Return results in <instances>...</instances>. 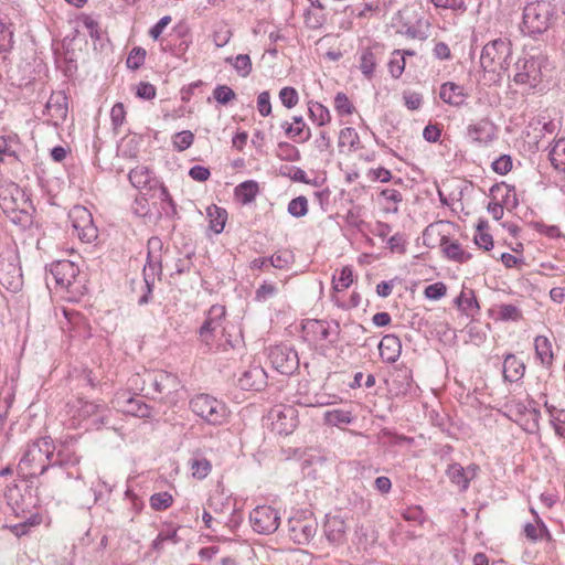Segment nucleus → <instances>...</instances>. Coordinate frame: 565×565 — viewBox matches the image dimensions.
<instances>
[{
  "label": "nucleus",
  "mask_w": 565,
  "mask_h": 565,
  "mask_svg": "<svg viewBox=\"0 0 565 565\" xmlns=\"http://www.w3.org/2000/svg\"><path fill=\"white\" fill-rule=\"evenodd\" d=\"M56 449L51 437L45 436L26 445L18 463V473L24 479L43 475L54 458Z\"/></svg>",
  "instance_id": "obj_1"
},
{
  "label": "nucleus",
  "mask_w": 565,
  "mask_h": 565,
  "mask_svg": "<svg viewBox=\"0 0 565 565\" xmlns=\"http://www.w3.org/2000/svg\"><path fill=\"white\" fill-rule=\"evenodd\" d=\"M130 387L139 391L143 396L157 399L159 396L177 392L180 381L177 375L162 370H145L129 379Z\"/></svg>",
  "instance_id": "obj_2"
},
{
  "label": "nucleus",
  "mask_w": 565,
  "mask_h": 565,
  "mask_svg": "<svg viewBox=\"0 0 565 565\" xmlns=\"http://www.w3.org/2000/svg\"><path fill=\"white\" fill-rule=\"evenodd\" d=\"M553 15L554 8L548 1L530 2L523 9L521 31L529 36L542 34L550 28Z\"/></svg>",
  "instance_id": "obj_3"
},
{
  "label": "nucleus",
  "mask_w": 565,
  "mask_h": 565,
  "mask_svg": "<svg viewBox=\"0 0 565 565\" xmlns=\"http://www.w3.org/2000/svg\"><path fill=\"white\" fill-rule=\"evenodd\" d=\"M189 407L195 416L212 426L224 424L230 415L223 401L205 393L194 395L189 402Z\"/></svg>",
  "instance_id": "obj_4"
},
{
  "label": "nucleus",
  "mask_w": 565,
  "mask_h": 565,
  "mask_svg": "<svg viewBox=\"0 0 565 565\" xmlns=\"http://www.w3.org/2000/svg\"><path fill=\"white\" fill-rule=\"evenodd\" d=\"M511 43L507 39H495L487 43L480 55V65L486 72L501 73L511 64Z\"/></svg>",
  "instance_id": "obj_5"
},
{
  "label": "nucleus",
  "mask_w": 565,
  "mask_h": 565,
  "mask_svg": "<svg viewBox=\"0 0 565 565\" xmlns=\"http://www.w3.org/2000/svg\"><path fill=\"white\" fill-rule=\"evenodd\" d=\"M318 522L311 512H302L288 520L289 537L297 544H308L316 535Z\"/></svg>",
  "instance_id": "obj_6"
},
{
  "label": "nucleus",
  "mask_w": 565,
  "mask_h": 565,
  "mask_svg": "<svg viewBox=\"0 0 565 565\" xmlns=\"http://www.w3.org/2000/svg\"><path fill=\"white\" fill-rule=\"evenodd\" d=\"M74 232L84 243H92L98 236L97 227L93 222L92 213L84 206H74L68 214Z\"/></svg>",
  "instance_id": "obj_7"
},
{
  "label": "nucleus",
  "mask_w": 565,
  "mask_h": 565,
  "mask_svg": "<svg viewBox=\"0 0 565 565\" xmlns=\"http://www.w3.org/2000/svg\"><path fill=\"white\" fill-rule=\"evenodd\" d=\"M249 522L255 532L268 535L278 530L280 514L270 505H258L249 513Z\"/></svg>",
  "instance_id": "obj_8"
},
{
  "label": "nucleus",
  "mask_w": 565,
  "mask_h": 565,
  "mask_svg": "<svg viewBox=\"0 0 565 565\" xmlns=\"http://www.w3.org/2000/svg\"><path fill=\"white\" fill-rule=\"evenodd\" d=\"M542 56H529L524 58H520L515 66L516 73L513 77L516 84L529 85L530 87H536V85L541 81L542 76Z\"/></svg>",
  "instance_id": "obj_9"
},
{
  "label": "nucleus",
  "mask_w": 565,
  "mask_h": 565,
  "mask_svg": "<svg viewBox=\"0 0 565 565\" xmlns=\"http://www.w3.org/2000/svg\"><path fill=\"white\" fill-rule=\"evenodd\" d=\"M303 330L316 341H327L331 345H335L340 340V323L338 321L308 320Z\"/></svg>",
  "instance_id": "obj_10"
},
{
  "label": "nucleus",
  "mask_w": 565,
  "mask_h": 565,
  "mask_svg": "<svg viewBox=\"0 0 565 565\" xmlns=\"http://www.w3.org/2000/svg\"><path fill=\"white\" fill-rule=\"evenodd\" d=\"M225 313V307L221 305H213L207 311L206 318L199 329L200 341L207 348H211L216 332L223 328Z\"/></svg>",
  "instance_id": "obj_11"
},
{
  "label": "nucleus",
  "mask_w": 565,
  "mask_h": 565,
  "mask_svg": "<svg viewBox=\"0 0 565 565\" xmlns=\"http://www.w3.org/2000/svg\"><path fill=\"white\" fill-rule=\"evenodd\" d=\"M269 359L275 370L281 374L290 375L299 367V358L296 350L285 345L270 349Z\"/></svg>",
  "instance_id": "obj_12"
},
{
  "label": "nucleus",
  "mask_w": 565,
  "mask_h": 565,
  "mask_svg": "<svg viewBox=\"0 0 565 565\" xmlns=\"http://www.w3.org/2000/svg\"><path fill=\"white\" fill-rule=\"evenodd\" d=\"M23 190L14 182L2 180L0 181V207L3 213L12 212V209L28 203Z\"/></svg>",
  "instance_id": "obj_13"
},
{
  "label": "nucleus",
  "mask_w": 565,
  "mask_h": 565,
  "mask_svg": "<svg viewBox=\"0 0 565 565\" xmlns=\"http://www.w3.org/2000/svg\"><path fill=\"white\" fill-rule=\"evenodd\" d=\"M50 273L56 286L68 290L75 281L79 269L73 262L63 259L51 264Z\"/></svg>",
  "instance_id": "obj_14"
},
{
  "label": "nucleus",
  "mask_w": 565,
  "mask_h": 565,
  "mask_svg": "<svg viewBox=\"0 0 565 565\" xmlns=\"http://www.w3.org/2000/svg\"><path fill=\"white\" fill-rule=\"evenodd\" d=\"M68 111L67 97L62 92L52 93L45 105L44 115L47 116V122L57 127L66 119Z\"/></svg>",
  "instance_id": "obj_15"
},
{
  "label": "nucleus",
  "mask_w": 565,
  "mask_h": 565,
  "mask_svg": "<svg viewBox=\"0 0 565 565\" xmlns=\"http://www.w3.org/2000/svg\"><path fill=\"white\" fill-rule=\"evenodd\" d=\"M161 274V262L159 255L148 252L147 263L143 267V295L138 299V305L143 306L149 302L156 276Z\"/></svg>",
  "instance_id": "obj_16"
},
{
  "label": "nucleus",
  "mask_w": 565,
  "mask_h": 565,
  "mask_svg": "<svg viewBox=\"0 0 565 565\" xmlns=\"http://www.w3.org/2000/svg\"><path fill=\"white\" fill-rule=\"evenodd\" d=\"M347 530L348 525L342 516L330 514L326 516L323 533L332 545L340 546L347 542Z\"/></svg>",
  "instance_id": "obj_17"
},
{
  "label": "nucleus",
  "mask_w": 565,
  "mask_h": 565,
  "mask_svg": "<svg viewBox=\"0 0 565 565\" xmlns=\"http://www.w3.org/2000/svg\"><path fill=\"white\" fill-rule=\"evenodd\" d=\"M467 132L472 141L488 146L497 139L498 128L490 119L483 118L476 124L469 125Z\"/></svg>",
  "instance_id": "obj_18"
},
{
  "label": "nucleus",
  "mask_w": 565,
  "mask_h": 565,
  "mask_svg": "<svg viewBox=\"0 0 565 565\" xmlns=\"http://www.w3.org/2000/svg\"><path fill=\"white\" fill-rule=\"evenodd\" d=\"M267 384V374L260 365H250L238 377V385L246 391H260Z\"/></svg>",
  "instance_id": "obj_19"
},
{
  "label": "nucleus",
  "mask_w": 565,
  "mask_h": 565,
  "mask_svg": "<svg viewBox=\"0 0 565 565\" xmlns=\"http://www.w3.org/2000/svg\"><path fill=\"white\" fill-rule=\"evenodd\" d=\"M81 456L77 454L75 448V441L73 439L61 441L57 446L56 452L54 451V458L51 466H76L79 463Z\"/></svg>",
  "instance_id": "obj_20"
},
{
  "label": "nucleus",
  "mask_w": 565,
  "mask_h": 565,
  "mask_svg": "<svg viewBox=\"0 0 565 565\" xmlns=\"http://www.w3.org/2000/svg\"><path fill=\"white\" fill-rule=\"evenodd\" d=\"M286 136L295 142L302 143L311 138L310 127L306 124L302 116H294L292 121L281 124Z\"/></svg>",
  "instance_id": "obj_21"
},
{
  "label": "nucleus",
  "mask_w": 565,
  "mask_h": 565,
  "mask_svg": "<svg viewBox=\"0 0 565 565\" xmlns=\"http://www.w3.org/2000/svg\"><path fill=\"white\" fill-rule=\"evenodd\" d=\"M271 416L275 419V428L279 434L288 435L297 426L296 409L294 407H286L282 411L275 409L271 412Z\"/></svg>",
  "instance_id": "obj_22"
},
{
  "label": "nucleus",
  "mask_w": 565,
  "mask_h": 565,
  "mask_svg": "<svg viewBox=\"0 0 565 565\" xmlns=\"http://www.w3.org/2000/svg\"><path fill=\"white\" fill-rule=\"evenodd\" d=\"M0 285L11 292H19L23 286V276L21 268L8 264L6 269L0 271Z\"/></svg>",
  "instance_id": "obj_23"
},
{
  "label": "nucleus",
  "mask_w": 565,
  "mask_h": 565,
  "mask_svg": "<svg viewBox=\"0 0 565 565\" xmlns=\"http://www.w3.org/2000/svg\"><path fill=\"white\" fill-rule=\"evenodd\" d=\"M380 355L383 361L394 363L401 355L402 343L395 334H386L379 344Z\"/></svg>",
  "instance_id": "obj_24"
},
{
  "label": "nucleus",
  "mask_w": 565,
  "mask_h": 565,
  "mask_svg": "<svg viewBox=\"0 0 565 565\" xmlns=\"http://www.w3.org/2000/svg\"><path fill=\"white\" fill-rule=\"evenodd\" d=\"M381 53L382 46L377 43L361 51L360 70L367 79L373 77L377 64V57Z\"/></svg>",
  "instance_id": "obj_25"
},
{
  "label": "nucleus",
  "mask_w": 565,
  "mask_h": 565,
  "mask_svg": "<svg viewBox=\"0 0 565 565\" xmlns=\"http://www.w3.org/2000/svg\"><path fill=\"white\" fill-rule=\"evenodd\" d=\"M106 411L107 408L105 404H96L94 402L79 399L76 413L77 416L83 419L97 416L94 420V425L98 428L104 424Z\"/></svg>",
  "instance_id": "obj_26"
},
{
  "label": "nucleus",
  "mask_w": 565,
  "mask_h": 565,
  "mask_svg": "<svg viewBox=\"0 0 565 565\" xmlns=\"http://www.w3.org/2000/svg\"><path fill=\"white\" fill-rule=\"evenodd\" d=\"M28 206H17L12 209V212H6L4 214L9 221L18 226L21 231L30 230L34 224V217L29 209H32L31 202L28 201Z\"/></svg>",
  "instance_id": "obj_27"
},
{
  "label": "nucleus",
  "mask_w": 565,
  "mask_h": 565,
  "mask_svg": "<svg viewBox=\"0 0 565 565\" xmlns=\"http://www.w3.org/2000/svg\"><path fill=\"white\" fill-rule=\"evenodd\" d=\"M466 96L463 87L456 83L447 82L440 87V99L451 106H461L465 103Z\"/></svg>",
  "instance_id": "obj_28"
},
{
  "label": "nucleus",
  "mask_w": 565,
  "mask_h": 565,
  "mask_svg": "<svg viewBox=\"0 0 565 565\" xmlns=\"http://www.w3.org/2000/svg\"><path fill=\"white\" fill-rule=\"evenodd\" d=\"M440 247L445 256L454 262L463 264L471 258V254L466 252L458 242L450 241L448 236L440 238Z\"/></svg>",
  "instance_id": "obj_29"
},
{
  "label": "nucleus",
  "mask_w": 565,
  "mask_h": 565,
  "mask_svg": "<svg viewBox=\"0 0 565 565\" xmlns=\"http://www.w3.org/2000/svg\"><path fill=\"white\" fill-rule=\"evenodd\" d=\"M531 512L535 516V523H526L524 525V534L526 539L531 542H537L541 540H546L548 542L553 541L547 526L539 516V514L533 509H531Z\"/></svg>",
  "instance_id": "obj_30"
},
{
  "label": "nucleus",
  "mask_w": 565,
  "mask_h": 565,
  "mask_svg": "<svg viewBox=\"0 0 565 565\" xmlns=\"http://www.w3.org/2000/svg\"><path fill=\"white\" fill-rule=\"evenodd\" d=\"M525 365L513 354H508L503 362V376L509 382H516L523 377Z\"/></svg>",
  "instance_id": "obj_31"
},
{
  "label": "nucleus",
  "mask_w": 565,
  "mask_h": 565,
  "mask_svg": "<svg viewBox=\"0 0 565 565\" xmlns=\"http://www.w3.org/2000/svg\"><path fill=\"white\" fill-rule=\"evenodd\" d=\"M259 192L258 183L254 180H248L239 183L235 190V198L244 205L252 203Z\"/></svg>",
  "instance_id": "obj_32"
},
{
  "label": "nucleus",
  "mask_w": 565,
  "mask_h": 565,
  "mask_svg": "<svg viewBox=\"0 0 565 565\" xmlns=\"http://www.w3.org/2000/svg\"><path fill=\"white\" fill-rule=\"evenodd\" d=\"M536 358L544 366H551L553 363L552 344L546 337L539 335L534 341Z\"/></svg>",
  "instance_id": "obj_33"
},
{
  "label": "nucleus",
  "mask_w": 565,
  "mask_h": 565,
  "mask_svg": "<svg viewBox=\"0 0 565 565\" xmlns=\"http://www.w3.org/2000/svg\"><path fill=\"white\" fill-rule=\"evenodd\" d=\"M446 475L454 484L460 488L461 491H466L469 488L470 477L460 463L449 465L446 470Z\"/></svg>",
  "instance_id": "obj_34"
},
{
  "label": "nucleus",
  "mask_w": 565,
  "mask_h": 565,
  "mask_svg": "<svg viewBox=\"0 0 565 565\" xmlns=\"http://www.w3.org/2000/svg\"><path fill=\"white\" fill-rule=\"evenodd\" d=\"M308 113L312 122L319 127L329 124L331 120L330 110L318 102L310 100L308 103Z\"/></svg>",
  "instance_id": "obj_35"
},
{
  "label": "nucleus",
  "mask_w": 565,
  "mask_h": 565,
  "mask_svg": "<svg viewBox=\"0 0 565 565\" xmlns=\"http://www.w3.org/2000/svg\"><path fill=\"white\" fill-rule=\"evenodd\" d=\"M207 216L210 217V228L216 234L222 233L227 220L226 210L216 205L209 206Z\"/></svg>",
  "instance_id": "obj_36"
},
{
  "label": "nucleus",
  "mask_w": 565,
  "mask_h": 565,
  "mask_svg": "<svg viewBox=\"0 0 565 565\" xmlns=\"http://www.w3.org/2000/svg\"><path fill=\"white\" fill-rule=\"evenodd\" d=\"M552 166L559 172L565 173V138H562L552 146L550 153Z\"/></svg>",
  "instance_id": "obj_37"
},
{
  "label": "nucleus",
  "mask_w": 565,
  "mask_h": 565,
  "mask_svg": "<svg viewBox=\"0 0 565 565\" xmlns=\"http://www.w3.org/2000/svg\"><path fill=\"white\" fill-rule=\"evenodd\" d=\"M128 178L136 189H145L149 185L152 179V173L147 167L138 166L130 170Z\"/></svg>",
  "instance_id": "obj_38"
},
{
  "label": "nucleus",
  "mask_w": 565,
  "mask_h": 565,
  "mask_svg": "<svg viewBox=\"0 0 565 565\" xmlns=\"http://www.w3.org/2000/svg\"><path fill=\"white\" fill-rule=\"evenodd\" d=\"M295 262V255L290 249H280L269 257V265L277 269H288Z\"/></svg>",
  "instance_id": "obj_39"
},
{
  "label": "nucleus",
  "mask_w": 565,
  "mask_h": 565,
  "mask_svg": "<svg viewBox=\"0 0 565 565\" xmlns=\"http://www.w3.org/2000/svg\"><path fill=\"white\" fill-rule=\"evenodd\" d=\"M225 63L231 64L242 77L248 76L252 72V60L248 54L228 56L225 58Z\"/></svg>",
  "instance_id": "obj_40"
},
{
  "label": "nucleus",
  "mask_w": 565,
  "mask_h": 565,
  "mask_svg": "<svg viewBox=\"0 0 565 565\" xmlns=\"http://www.w3.org/2000/svg\"><path fill=\"white\" fill-rule=\"evenodd\" d=\"M353 282V269L350 266H344L340 270L339 276L332 277V289L335 292L348 289Z\"/></svg>",
  "instance_id": "obj_41"
},
{
  "label": "nucleus",
  "mask_w": 565,
  "mask_h": 565,
  "mask_svg": "<svg viewBox=\"0 0 565 565\" xmlns=\"http://www.w3.org/2000/svg\"><path fill=\"white\" fill-rule=\"evenodd\" d=\"M179 541L178 529L171 527L162 530L152 541L151 548L156 552H160L163 548L164 543L170 542L172 544H177Z\"/></svg>",
  "instance_id": "obj_42"
},
{
  "label": "nucleus",
  "mask_w": 565,
  "mask_h": 565,
  "mask_svg": "<svg viewBox=\"0 0 565 565\" xmlns=\"http://www.w3.org/2000/svg\"><path fill=\"white\" fill-rule=\"evenodd\" d=\"M160 201H161V213H163L167 217H174L177 215V205L170 195L168 189L161 184L160 185Z\"/></svg>",
  "instance_id": "obj_43"
},
{
  "label": "nucleus",
  "mask_w": 565,
  "mask_h": 565,
  "mask_svg": "<svg viewBox=\"0 0 565 565\" xmlns=\"http://www.w3.org/2000/svg\"><path fill=\"white\" fill-rule=\"evenodd\" d=\"M456 305L460 308V310L466 315H471L473 310L479 309L478 301L472 291L469 295L461 292L456 299Z\"/></svg>",
  "instance_id": "obj_44"
},
{
  "label": "nucleus",
  "mask_w": 565,
  "mask_h": 565,
  "mask_svg": "<svg viewBox=\"0 0 565 565\" xmlns=\"http://www.w3.org/2000/svg\"><path fill=\"white\" fill-rule=\"evenodd\" d=\"M436 9L451 10L455 13L462 14L467 11L465 0H429Z\"/></svg>",
  "instance_id": "obj_45"
},
{
  "label": "nucleus",
  "mask_w": 565,
  "mask_h": 565,
  "mask_svg": "<svg viewBox=\"0 0 565 565\" xmlns=\"http://www.w3.org/2000/svg\"><path fill=\"white\" fill-rule=\"evenodd\" d=\"M287 211L294 217H302L308 213V200L306 196L300 195L292 199L288 203Z\"/></svg>",
  "instance_id": "obj_46"
},
{
  "label": "nucleus",
  "mask_w": 565,
  "mask_h": 565,
  "mask_svg": "<svg viewBox=\"0 0 565 565\" xmlns=\"http://www.w3.org/2000/svg\"><path fill=\"white\" fill-rule=\"evenodd\" d=\"M280 103L288 109L297 106L299 103V94L296 88L291 86H285L279 92Z\"/></svg>",
  "instance_id": "obj_47"
},
{
  "label": "nucleus",
  "mask_w": 565,
  "mask_h": 565,
  "mask_svg": "<svg viewBox=\"0 0 565 565\" xmlns=\"http://www.w3.org/2000/svg\"><path fill=\"white\" fill-rule=\"evenodd\" d=\"M359 141L360 138L355 129L347 127L340 130L339 147H348L349 149H353L359 143Z\"/></svg>",
  "instance_id": "obj_48"
},
{
  "label": "nucleus",
  "mask_w": 565,
  "mask_h": 565,
  "mask_svg": "<svg viewBox=\"0 0 565 565\" xmlns=\"http://www.w3.org/2000/svg\"><path fill=\"white\" fill-rule=\"evenodd\" d=\"M334 109L341 116L352 115L355 110L347 94L339 92L334 97Z\"/></svg>",
  "instance_id": "obj_49"
},
{
  "label": "nucleus",
  "mask_w": 565,
  "mask_h": 565,
  "mask_svg": "<svg viewBox=\"0 0 565 565\" xmlns=\"http://www.w3.org/2000/svg\"><path fill=\"white\" fill-rule=\"evenodd\" d=\"M172 502V495L168 492H158L150 497V505L156 511L167 510Z\"/></svg>",
  "instance_id": "obj_50"
},
{
  "label": "nucleus",
  "mask_w": 565,
  "mask_h": 565,
  "mask_svg": "<svg viewBox=\"0 0 565 565\" xmlns=\"http://www.w3.org/2000/svg\"><path fill=\"white\" fill-rule=\"evenodd\" d=\"M278 288L275 284L264 281L255 291V300L258 302H265L276 296Z\"/></svg>",
  "instance_id": "obj_51"
},
{
  "label": "nucleus",
  "mask_w": 565,
  "mask_h": 565,
  "mask_svg": "<svg viewBox=\"0 0 565 565\" xmlns=\"http://www.w3.org/2000/svg\"><path fill=\"white\" fill-rule=\"evenodd\" d=\"M194 135L190 130L177 132L173 138V146L178 151H184L192 146Z\"/></svg>",
  "instance_id": "obj_52"
},
{
  "label": "nucleus",
  "mask_w": 565,
  "mask_h": 565,
  "mask_svg": "<svg viewBox=\"0 0 565 565\" xmlns=\"http://www.w3.org/2000/svg\"><path fill=\"white\" fill-rule=\"evenodd\" d=\"M213 97L214 99L222 104V105H226L228 104L230 102H232L233 99H235L236 97V94L235 92L228 87L227 85H217L214 89H213Z\"/></svg>",
  "instance_id": "obj_53"
},
{
  "label": "nucleus",
  "mask_w": 565,
  "mask_h": 565,
  "mask_svg": "<svg viewBox=\"0 0 565 565\" xmlns=\"http://www.w3.org/2000/svg\"><path fill=\"white\" fill-rule=\"evenodd\" d=\"M353 417L350 412L334 409L326 414V420L331 425L350 424Z\"/></svg>",
  "instance_id": "obj_54"
},
{
  "label": "nucleus",
  "mask_w": 565,
  "mask_h": 565,
  "mask_svg": "<svg viewBox=\"0 0 565 565\" xmlns=\"http://www.w3.org/2000/svg\"><path fill=\"white\" fill-rule=\"evenodd\" d=\"M192 475L198 479H204L211 471V463L205 458L191 460Z\"/></svg>",
  "instance_id": "obj_55"
},
{
  "label": "nucleus",
  "mask_w": 565,
  "mask_h": 565,
  "mask_svg": "<svg viewBox=\"0 0 565 565\" xmlns=\"http://www.w3.org/2000/svg\"><path fill=\"white\" fill-rule=\"evenodd\" d=\"M127 403H128V408H127L128 413H130L137 417H140V418H146V417L150 416L149 406L146 405L145 403H142L141 401L135 399V398H129L127 401Z\"/></svg>",
  "instance_id": "obj_56"
},
{
  "label": "nucleus",
  "mask_w": 565,
  "mask_h": 565,
  "mask_svg": "<svg viewBox=\"0 0 565 565\" xmlns=\"http://www.w3.org/2000/svg\"><path fill=\"white\" fill-rule=\"evenodd\" d=\"M499 318L503 321H516L521 318V311L519 308L514 305L508 303V305H501L499 307Z\"/></svg>",
  "instance_id": "obj_57"
},
{
  "label": "nucleus",
  "mask_w": 565,
  "mask_h": 565,
  "mask_svg": "<svg viewBox=\"0 0 565 565\" xmlns=\"http://www.w3.org/2000/svg\"><path fill=\"white\" fill-rule=\"evenodd\" d=\"M145 57H146V51L143 49L134 47L131 50V52L129 53L128 58L126 61L127 66L131 70H137L143 64Z\"/></svg>",
  "instance_id": "obj_58"
},
{
  "label": "nucleus",
  "mask_w": 565,
  "mask_h": 565,
  "mask_svg": "<svg viewBox=\"0 0 565 565\" xmlns=\"http://www.w3.org/2000/svg\"><path fill=\"white\" fill-rule=\"evenodd\" d=\"M491 167L495 173L504 175L512 169V159L508 154H502L492 162Z\"/></svg>",
  "instance_id": "obj_59"
},
{
  "label": "nucleus",
  "mask_w": 565,
  "mask_h": 565,
  "mask_svg": "<svg viewBox=\"0 0 565 565\" xmlns=\"http://www.w3.org/2000/svg\"><path fill=\"white\" fill-rule=\"evenodd\" d=\"M126 110L121 103H117L110 110V119L115 130H117L125 121Z\"/></svg>",
  "instance_id": "obj_60"
},
{
  "label": "nucleus",
  "mask_w": 565,
  "mask_h": 565,
  "mask_svg": "<svg viewBox=\"0 0 565 565\" xmlns=\"http://www.w3.org/2000/svg\"><path fill=\"white\" fill-rule=\"evenodd\" d=\"M257 110L263 117H267L271 114V103H270L269 92L265 90L258 95Z\"/></svg>",
  "instance_id": "obj_61"
},
{
  "label": "nucleus",
  "mask_w": 565,
  "mask_h": 565,
  "mask_svg": "<svg viewBox=\"0 0 565 565\" xmlns=\"http://www.w3.org/2000/svg\"><path fill=\"white\" fill-rule=\"evenodd\" d=\"M446 291H447V288H446L445 284L435 282V284L428 285L425 288L424 294L428 299L437 300V299H440L441 297H444L446 295Z\"/></svg>",
  "instance_id": "obj_62"
},
{
  "label": "nucleus",
  "mask_w": 565,
  "mask_h": 565,
  "mask_svg": "<svg viewBox=\"0 0 565 565\" xmlns=\"http://www.w3.org/2000/svg\"><path fill=\"white\" fill-rule=\"evenodd\" d=\"M478 233L476 234L475 236V243L486 249V250H490L492 247H493V239H492V236L488 233H484L482 232V225L479 224L478 225Z\"/></svg>",
  "instance_id": "obj_63"
},
{
  "label": "nucleus",
  "mask_w": 565,
  "mask_h": 565,
  "mask_svg": "<svg viewBox=\"0 0 565 565\" xmlns=\"http://www.w3.org/2000/svg\"><path fill=\"white\" fill-rule=\"evenodd\" d=\"M136 95L142 99H153L156 97V87L148 82H140L137 86Z\"/></svg>",
  "instance_id": "obj_64"
}]
</instances>
